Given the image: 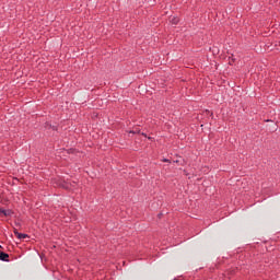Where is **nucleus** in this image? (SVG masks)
Returning a JSON list of instances; mask_svg holds the SVG:
<instances>
[{"mask_svg": "<svg viewBox=\"0 0 280 280\" xmlns=\"http://www.w3.org/2000/svg\"><path fill=\"white\" fill-rule=\"evenodd\" d=\"M12 234L16 235V240H25L27 238V234H22L15 230H12Z\"/></svg>", "mask_w": 280, "mask_h": 280, "instance_id": "f257e3e1", "label": "nucleus"}, {"mask_svg": "<svg viewBox=\"0 0 280 280\" xmlns=\"http://www.w3.org/2000/svg\"><path fill=\"white\" fill-rule=\"evenodd\" d=\"M0 261L8 262V253L0 252Z\"/></svg>", "mask_w": 280, "mask_h": 280, "instance_id": "f03ea898", "label": "nucleus"}, {"mask_svg": "<svg viewBox=\"0 0 280 280\" xmlns=\"http://www.w3.org/2000/svg\"><path fill=\"white\" fill-rule=\"evenodd\" d=\"M0 215H4V218L11 217V211H0Z\"/></svg>", "mask_w": 280, "mask_h": 280, "instance_id": "7ed1b4c3", "label": "nucleus"}, {"mask_svg": "<svg viewBox=\"0 0 280 280\" xmlns=\"http://www.w3.org/2000/svg\"><path fill=\"white\" fill-rule=\"evenodd\" d=\"M172 23H173V25H176V18H173Z\"/></svg>", "mask_w": 280, "mask_h": 280, "instance_id": "20e7f679", "label": "nucleus"}, {"mask_svg": "<svg viewBox=\"0 0 280 280\" xmlns=\"http://www.w3.org/2000/svg\"><path fill=\"white\" fill-rule=\"evenodd\" d=\"M129 133L138 135L140 132H138V131H129Z\"/></svg>", "mask_w": 280, "mask_h": 280, "instance_id": "39448f33", "label": "nucleus"}, {"mask_svg": "<svg viewBox=\"0 0 280 280\" xmlns=\"http://www.w3.org/2000/svg\"><path fill=\"white\" fill-rule=\"evenodd\" d=\"M206 114H210V116L213 115V113L209 112V110H206Z\"/></svg>", "mask_w": 280, "mask_h": 280, "instance_id": "423d86ee", "label": "nucleus"}, {"mask_svg": "<svg viewBox=\"0 0 280 280\" xmlns=\"http://www.w3.org/2000/svg\"><path fill=\"white\" fill-rule=\"evenodd\" d=\"M161 162L168 163V160H167V159H165V160H161Z\"/></svg>", "mask_w": 280, "mask_h": 280, "instance_id": "0eeeda50", "label": "nucleus"}, {"mask_svg": "<svg viewBox=\"0 0 280 280\" xmlns=\"http://www.w3.org/2000/svg\"><path fill=\"white\" fill-rule=\"evenodd\" d=\"M50 129L56 130V126L50 127Z\"/></svg>", "mask_w": 280, "mask_h": 280, "instance_id": "6e6552de", "label": "nucleus"}, {"mask_svg": "<svg viewBox=\"0 0 280 280\" xmlns=\"http://www.w3.org/2000/svg\"><path fill=\"white\" fill-rule=\"evenodd\" d=\"M173 163H180V161H173Z\"/></svg>", "mask_w": 280, "mask_h": 280, "instance_id": "1a4fd4ad", "label": "nucleus"}, {"mask_svg": "<svg viewBox=\"0 0 280 280\" xmlns=\"http://www.w3.org/2000/svg\"><path fill=\"white\" fill-rule=\"evenodd\" d=\"M139 136H144V133H139Z\"/></svg>", "mask_w": 280, "mask_h": 280, "instance_id": "9d476101", "label": "nucleus"}]
</instances>
